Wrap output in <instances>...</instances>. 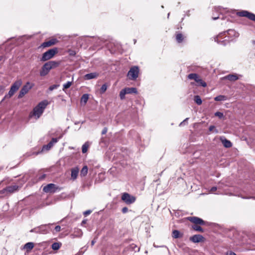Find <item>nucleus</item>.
I'll use <instances>...</instances> for the list:
<instances>
[{"instance_id":"nucleus-20","label":"nucleus","mask_w":255,"mask_h":255,"mask_svg":"<svg viewBox=\"0 0 255 255\" xmlns=\"http://www.w3.org/2000/svg\"><path fill=\"white\" fill-rule=\"evenodd\" d=\"M98 73L97 72L87 74L84 76V79L85 80H90L92 79L96 78L98 76Z\"/></svg>"},{"instance_id":"nucleus-11","label":"nucleus","mask_w":255,"mask_h":255,"mask_svg":"<svg viewBox=\"0 0 255 255\" xmlns=\"http://www.w3.org/2000/svg\"><path fill=\"white\" fill-rule=\"evenodd\" d=\"M135 197L130 195L128 193H124L122 196V200L127 204H131L133 203L135 201Z\"/></svg>"},{"instance_id":"nucleus-42","label":"nucleus","mask_w":255,"mask_h":255,"mask_svg":"<svg viewBox=\"0 0 255 255\" xmlns=\"http://www.w3.org/2000/svg\"><path fill=\"white\" fill-rule=\"evenodd\" d=\"M55 230L56 231V232H60V230H61V227L60 226H56L55 227Z\"/></svg>"},{"instance_id":"nucleus-24","label":"nucleus","mask_w":255,"mask_h":255,"mask_svg":"<svg viewBox=\"0 0 255 255\" xmlns=\"http://www.w3.org/2000/svg\"><path fill=\"white\" fill-rule=\"evenodd\" d=\"M89 99V95L87 94H84L81 99V103L86 104Z\"/></svg>"},{"instance_id":"nucleus-19","label":"nucleus","mask_w":255,"mask_h":255,"mask_svg":"<svg viewBox=\"0 0 255 255\" xmlns=\"http://www.w3.org/2000/svg\"><path fill=\"white\" fill-rule=\"evenodd\" d=\"M185 38V37L181 33L176 32L175 34V39L178 43L182 42L184 41Z\"/></svg>"},{"instance_id":"nucleus-43","label":"nucleus","mask_w":255,"mask_h":255,"mask_svg":"<svg viewBox=\"0 0 255 255\" xmlns=\"http://www.w3.org/2000/svg\"><path fill=\"white\" fill-rule=\"evenodd\" d=\"M128 211V208L127 207H124L123 209H122V212L125 214V213H127Z\"/></svg>"},{"instance_id":"nucleus-47","label":"nucleus","mask_w":255,"mask_h":255,"mask_svg":"<svg viewBox=\"0 0 255 255\" xmlns=\"http://www.w3.org/2000/svg\"><path fill=\"white\" fill-rule=\"evenodd\" d=\"M45 174H43L41 176H40L38 179L39 180H42L45 178Z\"/></svg>"},{"instance_id":"nucleus-25","label":"nucleus","mask_w":255,"mask_h":255,"mask_svg":"<svg viewBox=\"0 0 255 255\" xmlns=\"http://www.w3.org/2000/svg\"><path fill=\"white\" fill-rule=\"evenodd\" d=\"M88 170L87 166H84L81 170L80 176L81 177L85 176L87 174Z\"/></svg>"},{"instance_id":"nucleus-28","label":"nucleus","mask_w":255,"mask_h":255,"mask_svg":"<svg viewBox=\"0 0 255 255\" xmlns=\"http://www.w3.org/2000/svg\"><path fill=\"white\" fill-rule=\"evenodd\" d=\"M34 247V244L32 242H29L25 244L24 248L27 250H30Z\"/></svg>"},{"instance_id":"nucleus-49","label":"nucleus","mask_w":255,"mask_h":255,"mask_svg":"<svg viewBox=\"0 0 255 255\" xmlns=\"http://www.w3.org/2000/svg\"><path fill=\"white\" fill-rule=\"evenodd\" d=\"M219 17H213L212 20H215L219 18Z\"/></svg>"},{"instance_id":"nucleus-21","label":"nucleus","mask_w":255,"mask_h":255,"mask_svg":"<svg viewBox=\"0 0 255 255\" xmlns=\"http://www.w3.org/2000/svg\"><path fill=\"white\" fill-rule=\"evenodd\" d=\"M224 79L231 81H235L238 79V77L237 75L230 74L224 77Z\"/></svg>"},{"instance_id":"nucleus-14","label":"nucleus","mask_w":255,"mask_h":255,"mask_svg":"<svg viewBox=\"0 0 255 255\" xmlns=\"http://www.w3.org/2000/svg\"><path fill=\"white\" fill-rule=\"evenodd\" d=\"M17 189L18 186L17 185L9 186L2 190L1 192L2 193H4L6 192L9 193H13L16 191Z\"/></svg>"},{"instance_id":"nucleus-50","label":"nucleus","mask_w":255,"mask_h":255,"mask_svg":"<svg viewBox=\"0 0 255 255\" xmlns=\"http://www.w3.org/2000/svg\"><path fill=\"white\" fill-rule=\"evenodd\" d=\"M95 243V241L94 240H93L91 243L92 245L93 246L94 245Z\"/></svg>"},{"instance_id":"nucleus-27","label":"nucleus","mask_w":255,"mask_h":255,"mask_svg":"<svg viewBox=\"0 0 255 255\" xmlns=\"http://www.w3.org/2000/svg\"><path fill=\"white\" fill-rule=\"evenodd\" d=\"M227 99V98L226 96L224 95H219L217 97H216L214 98V100L216 101H226Z\"/></svg>"},{"instance_id":"nucleus-32","label":"nucleus","mask_w":255,"mask_h":255,"mask_svg":"<svg viewBox=\"0 0 255 255\" xmlns=\"http://www.w3.org/2000/svg\"><path fill=\"white\" fill-rule=\"evenodd\" d=\"M89 144L87 142L85 143L82 147V151L83 153H86L87 151Z\"/></svg>"},{"instance_id":"nucleus-46","label":"nucleus","mask_w":255,"mask_h":255,"mask_svg":"<svg viewBox=\"0 0 255 255\" xmlns=\"http://www.w3.org/2000/svg\"><path fill=\"white\" fill-rule=\"evenodd\" d=\"M108 131V129L107 128H104V129H103L102 131V134H105L107 133Z\"/></svg>"},{"instance_id":"nucleus-37","label":"nucleus","mask_w":255,"mask_h":255,"mask_svg":"<svg viewBox=\"0 0 255 255\" xmlns=\"http://www.w3.org/2000/svg\"><path fill=\"white\" fill-rule=\"evenodd\" d=\"M68 53L70 56H75V55L76 54V52L74 50H69Z\"/></svg>"},{"instance_id":"nucleus-18","label":"nucleus","mask_w":255,"mask_h":255,"mask_svg":"<svg viewBox=\"0 0 255 255\" xmlns=\"http://www.w3.org/2000/svg\"><path fill=\"white\" fill-rule=\"evenodd\" d=\"M220 139L224 147L229 148L232 146V142L230 140L225 138L224 137H221Z\"/></svg>"},{"instance_id":"nucleus-44","label":"nucleus","mask_w":255,"mask_h":255,"mask_svg":"<svg viewBox=\"0 0 255 255\" xmlns=\"http://www.w3.org/2000/svg\"><path fill=\"white\" fill-rule=\"evenodd\" d=\"M214 129H215V127L214 126H210L209 127V130L210 131H213Z\"/></svg>"},{"instance_id":"nucleus-39","label":"nucleus","mask_w":255,"mask_h":255,"mask_svg":"<svg viewBox=\"0 0 255 255\" xmlns=\"http://www.w3.org/2000/svg\"><path fill=\"white\" fill-rule=\"evenodd\" d=\"M189 118H187L186 119H185L183 122H182L180 124V126H183V125H185L186 124H187V121L188 120Z\"/></svg>"},{"instance_id":"nucleus-53","label":"nucleus","mask_w":255,"mask_h":255,"mask_svg":"<svg viewBox=\"0 0 255 255\" xmlns=\"http://www.w3.org/2000/svg\"><path fill=\"white\" fill-rule=\"evenodd\" d=\"M253 44H255V40H253Z\"/></svg>"},{"instance_id":"nucleus-48","label":"nucleus","mask_w":255,"mask_h":255,"mask_svg":"<svg viewBox=\"0 0 255 255\" xmlns=\"http://www.w3.org/2000/svg\"><path fill=\"white\" fill-rule=\"evenodd\" d=\"M217 190V187H213L211 188V190H210V191L211 192H214V191H215L216 190Z\"/></svg>"},{"instance_id":"nucleus-2","label":"nucleus","mask_w":255,"mask_h":255,"mask_svg":"<svg viewBox=\"0 0 255 255\" xmlns=\"http://www.w3.org/2000/svg\"><path fill=\"white\" fill-rule=\"evenodd\" d=\"M214 10L217 14L225 15L228 14H236L237 16H255V14L247 10L237 11L235 9H228L220 6H215Z\"/></svg>"},{"instance_id":"nucleus-13","label":"nucleus","mask_w":255,"mask_h":255,"mask_svg":"<svg viewBox=\"0 0 255 255\" xmlns=\"http://www.w3.org/2000/svg\"><path fill=\"white\" fill-rule=\"evenodd\" d=\"M58 140L57 138H52L51 140L46 145H45L42 147V151L49 150L53 145L56 143Z\"/></svg>"},{"instance_id":"nucleus-31","label":"nucleus","mask_w":255,"mask_h":255,"mask_svg":"<svg viewBox=\"0 0 255 255\" xmlns=\"http://www.w3.org/2000/svg\"><path fill=\"white\" fill-rule=\"evenodd\" d=\"M127 94L126 88L121 91L120 93V97L121 100H123L125 98V95Z\"/></svg>"},{"instance_id":"nucleus-36","label":"nucleus","mask_w":255,"mask_h":255,"mask_svg":"<svg viewBox=\"0 0 255 255\" xmlns=\"http://www.w3.org/2000/svg\"><path fill=\"white\" fill-rule=\"evenodd\" d=\"M215 115L217 117H218L220 119L224 117L223 114L220 112H216L215 113Z\"/></svg>"},{"instance_id":"nucleus-54","label":"nucleus","mask_w":255,"mask_h":255,"mask_svg":"<svg viewBox=\"0 0 255 255\" xmlns=\"http://www.w3.org/2000/svg\"><path fill=\"white\" fill-rule=\"evenodd\" d=\"M215 132L216 133H217V132H218L217 130L215 129Z\"/></svg>"},{"instance_id":"nucleus-15","label":"nucleus","mask_w":255,"mask_h":255,"mask_svg":"<svg viewBox=\"0 0 255 255\" xmlns=\"http://www.w3.org/2000/svg\"><path fill=\"white\" fill-rule=\"evenodd\" d=\"M203 237L200 235H195L190 238V241L193 243H199L202 241Z\"/></svg>"},{"instance_id":"nucleus-1","label":"nucleus","mask_w":255,"mask_h":255,"mask_svg":"<svg viewBox=\"0 0 255 255\" xmlns=\"http://www.w3.org/2000/svg\"><path fill=\"white\" fill-rule=\"evenodd\" d=\"M239 36L238 32L234 29H229L227 32L221 33L215 38V41L221 45H226L229 41Z\"/></svg>"},{"instance_id":"nucleus-7","label":"nucleus","mask_w":255,"mask_h":255,"mask_svg":"<svg viewBox=\"0 0 255 255\" xmlns=\"http://www.w3.org/2000/svg\"><path fill=\"white\" fill-rule=\"evenodd\" d=\"M57 52V49L56 48L50 49L43 54L41 60L42 61H45L49 60L51 59Z\"/></svg>"},{"instance_id":"nucleus-6","label":"nucleus","mask_w":255,"mask_h":255,"mask_svg":"<svg viewBox=\"0 0 255 255\" xmlns=\"http://www.w3.org/2000/svg\"><path fill=\"white\" fill-rule=\"evenodd\" d=\"M21 84L22 81L21 80H18L14 82L13 84L11 85L8 94L5 95L2 101H3L5 99H8L11 97L14 94V93L18 90L19 87L21 86Z\"/></svg>"},{"instance_id":"nucleus-56","label":"nucleus","mask_w":255,"mask_h":255,"mask_svg":"<svg viewBox=\"0 0 255 255\" xmlns=\"http://www.w3.org/2000/svg\"><path fill=\"white\" fill-rule=\"evenodd\" d=\"M135 42H136V40H134V43L135 44Z\"/></svg>"},{"instance_id":"nucleus-52","label":"nucleus","mask_w":255,"mask_h":255,"mask_svg":"<svg viewBox=\"0 0 255 255\" xmlns=\"http://www.w3.org/2000/svg\"><path fill=\"white\" fill-rule=\"evenodd\" d=\"M136 251L139 252V248H137Z\"/></svg>"},{"instance_id":"nucleus-12","label":"nucleus","mask_w":255,"mask_h":255,"mask_svg":"<svg viewBox=\"0 0 255 255\" xmlns=\"http://www.w3.org/2000/svg\"><path fill=\"white\" fill-rule=\"evenodd\" d=\"M57 189L58 187L54 184L50 183L44 186L43 191L46 193H54L56 192Z\"/></svg>"},{"instance_id":"nucleus-26","label":"nucleus","mask_w":255,"mask_h":255,"mask_svg":"<svg viewBox=\"0 0 255 255\" xmlns=\"http://www.w3.org/2000/svg\"><path fill=\"white\" fill-rule=\"evenodd\" d=\"M127 94H131L137 93V90L135 88H126Z\"/></svg>"},{"instance_id":"nucleus-58","label":"nucleus","mask_w":255,"mask_h":255,"mask_svg":"<svg viewBox=\"0 0 255 255\" xmlns=\"http://www.w3.org/2000/svg\"><path fill=\"white\" fill-rule=\"evenodd\" d=\"M135 247H137L136 245H134V249L135 248Z\"/></svg>"},{"instance_id":"nucleus-55","label":"nucleus","mask_w":255,"mask_h":255,"mask_svg":"<svg viewBox=\"0 0 255 255\" xmlns=\"http://www.w3.org/2000/svg\"><path fill=\"white\" fill-rule=\"evenodd\" d=\"M154 247H155V248H158L157 246H156L155 245H154Z\"/></svg>"},{"instance_id":"nucleus-57","label":"nucleus","mask_w":255,"mask_h":255,"mask_svg":"<svg viewBox=\"0 0 255 255\" xmlns=\"http://www.w3.org/2000/svg\"><path fill=\"white\" fill-rule=\"evenodd\" d=\"M79 232H81V231L80 230H78Z\"/></svg>"},{"instance_id":"nucleus-29","label":"nucleus","mask_w":255,"mask_h":255,"mask_svg":"<svg viewBox=\"0 0 255 255\" xmlns=\"http://www.w3.org/2000/svg\"><path fill=\"white\" fill-rule=\"evenodd\" d=\"M194 100L198 105H201L202 103V99H201L200 97L198 95H196L194 97Z\"/></svg>"},{"instance_id":"nucleus-4","label":"nucleus","mask_w":255,"mask_h":255,"mask_svg":"<svg viewBox=\"0 0 255 255\" xmlns=\"http://www.w3.org/2000/svg\"><path fill=\"white\" fill-rule=\"evenodd\" d=\"M186 219L187 220L194 224V225H193L192 227L195 231L200 232H204L202 228L199 226L205 225V222L202 219L197 217H188Z\"/></svg>"},{"instance_id":"nucleus-33","label":"nucleus","mask_w":255,"mask_h":255,"mask_svg":"<svg viewBox=\"0 0 255 255\" xmlns=\"http://www.w3.org/2000/svg\"><path fill=\"white\" fill-rule=\"evenodd\" d=\"M197 85L198 86H201L203 87H206L207 86V84L206 83V82H205L204 81H203L201 79H199V80H198V81H197Z\"/></svg>"},{"instance_id":"nucleus-22","label":"nucleus","mask_w":255,"mask_h":255,"mask_svg":"<svg viewBox=\"0 0 255 255\" xmlns=\"http://www.w3.org/2000/svg\"><path fill=\"white\" fill-rule=\"evenodd\" d=\"M187 77L189 79L194 80L196 83L200 79V77L195 73H191L188 75Z\"/></svg>"},{"instance_id":"nucleus-9","label":"nucleus","mask_w":255,"mask_h":255,"mask_svg":"<svg viewBox=\"0 0 255 255\" xmlns=\"http://www.w3.org/2000/svg\"><path fill=\"white\" fill-rule=\"evenodd\" d=\"M139 69L137 66L131 67L128 73V76L130 80H135L138 75Z\"/></svg>"},{"instance_id":"nucleus-41","label":"nucleus","mask_w":255,"mask_h":255,"mask_svg":"<svg viewBox=\"0 0 255 255\" xmlns=\"http://www.w3.org/2000/svg\"><path fill=\"white\" fill-rule=\"evenodd\" d=\"M91 212H92V211H91V210H87V211H85V212H84L83 214H84L85 216H88V215H89V214H90Z\"/></svg>"},{"instance_id":"nucleus-16","label":"nucleus","mask_w":255,"mask_h":255,"mask_svg":"<svg viewBox=\"0 0 255 255\" xmlns=\"http://www.w3.org/2000/svg\"><path fill=\"white\" fill-rule=\"evenodd\" d=\"M79 169L78 167H75L71 169V179L73 180H75L78 175Z\"/></svg>"},{"instance_id":"nucleus-5","label":"nucleus","mask_w":255,"mask_h":255,"mask_svg":"<svg viewBox=\"0 0 255 255\" xmlns=\"http://www.w3.org/2000/svg\"><path fill=\"white\" fill-rule=\"evenodd\" d=\"M59 65V63L58 62L54 61H50L45 63L43 65L40 72V76H44L46 75L51 69L57 67Z\"/></svg>"},{"instance_id":"nucleus-59","label":"nucleus","mask_w":255,"mask_h":255,"mask_svg":"<svg viewBox=\"0 0 255 255\" xmlns=\"http://www.w3.org/2000/svg\"><path fill=\"white\" fill-rule=\"evenodd\" d=\"M135 247H137L136 245H134V249L135 248Z\"/></svg>"},{"instance_id":"nucleus-8","label":"nucleus","mask_w":255,"mask_h":255,"mask_svg":"<svg viewBox=\"0 0 255 255\" xmlns=\"http://www.w3.org/2000/svg\"><path fill=\"white\" fill-rule=\"evenodd\" d=\"M33 84H31L29 82H27L20 90L18 96V98H22L26 94L28 93V92L33 87Z\"/></svg>"},{"instance_id":"nucleus-45","label":"nucleus","mask_w":255,"mask_h":255,"mask_svg":"<svg viewBox=\"0 0 255 255\" xmlns=\"http://www.w3.org/2000/svg\"><path fill=\"white\" fill-rule=\"evenodd\" d=\"M226 255H237L234 252L232 251L228 252Z\"/></svg>"},{"instance_id":"nucleus-23","label":"nucleus","mask_w":255,"mask_h":255,"mask_svg":"<svg viewBox=\"0 0 255 255\" xmlns=\"http://www.w3.org/2000/svg\"><path fill=\"white\" fill-rule=\"evenodd\" d=\"M182 237V234H181L180 232L178 230H174L172 232V237L174 239H178Z\"/></svg>"},{"instance_id":"nucleus-51","label":"nucleus","mask_w":255,"mask_h":255,"mask_svg":"<svg viewBox=\"0 0 255 255\" xmlns=\"http://www.w3.org/2000/svg\"><path fill=\"white\" fill-rule=\"evenodd\" d=\"M85 223H86V221H84H84H82V223H83V224H85Z\"/></svg>"},{"instance_id":"nucleus-40","label":"nucleus","mask_w":255,"mask_h":255,"mask_svg":"<svg viewBox=\"0 0 255 255\" xmlns=\"http://www.w3.org/2000/svg\"><path fill=\"white\" fill-rule=\"evenodd\" d=\"M247 20L253 21L255 22V17H246Z\"/></svg>"},{"instance_id":"nucleus-17","label":"nucleus","mask_w":255,"mask_h":255,"mask_svg":"<svg viewBox=\"0 0 255 255\" xmlns=\"http://www.w3.org/2000/svg\"><path fill=\"white\" fill-rule=\"evenodd\" d=\"M56 42H57V40L56 39H52L49 41L43 42L41 44V46L44 48L49 47L51 45H54Z\"/></svg>"},{"instance_id":"nucleus-3","label":"nucleus","mask_w":255,"mask_h":255,"mask_svg":"<svg viewBox=\"0 0 255 255\" xmlns=\"http://www.w3.org/2000/svg\"><path fill=\"white\" fill-rule=\"evenodd\" d=\"M48 103L46 100L40 102L33 110V111L30 113L29 117H34L36 120L39 118L41 115L43 113L44 109L46 108Z\"/></svg>"},{"instance_id":"nucleus-30","label":"nucleus","mask_w":255,"mask_h":255,"mask_svg":"<svg viewBox=\"0 0 255 255\" xmlns=\"http://www.w3.org/2000/svg\"><path fill=\"white\" fill-rule=\"evenodd\" d=\"M61 245L59 243H54L52 244L51 248L53 250H58L60 248Z\"/></svg>"},{"instance_id":"nucleus-38","label":"nucleus","mask_w":255,"mask_h":255,"mask_svg":"<svg viewBox=\"0 0 255 255\" xmlns=\"http://www.w3.org/2000/svg\"><path fill=\"white\" fill-rule=\"evenodd\" d=\"M58 85H53L49 87V89L50 91H52L55 89H56L58 87Z\"/></svg>"},{"instance_id":"nucleus-35","label":"nucleus","mask_w":255,"mask_h":255,"mask_svg":"<svg viewBox=\"0 0 255 255\" xmlns=\"http://www.w3.org/2000/svg\"><path fill=\"white\" fill-rule=\"evenodd\" d=\"M107 86L106 85V84H103L102 86L101 89H100L101 93H104L107 90Z\"/></svg>"},{"instance_id":"nucleus-10","label":"nucleus","mask_w":255,"mask_h":255,"mask_svg":"<svg viewBox=\"0 0 255 255\" xmlns=\"http://www.w3.org/2000/svg\"><path fill=\"white\" fill-rule=\"evenodd\" d=\"M31 233H36L38 234H45L49 232L48 227L47 225H41L38 227L31 229L30 231Z\"/></svg>"},{"instance_id":"nucleus-34","label":"nucleus","mask_w":255,"mask_h":255,"mask_svg":"<svg viewBox=\"0 0 255 255\" xmlns=\"http://www.w3.org/2000/svg\"><path fill=\"white\" fill-rule=\"evenodd\" d=\"M72 82L68 81L66 83L64 84L63 85V90L64 91L65 89H68L70 87V86L72 85Z\"/></svg>"}]
</instances>
